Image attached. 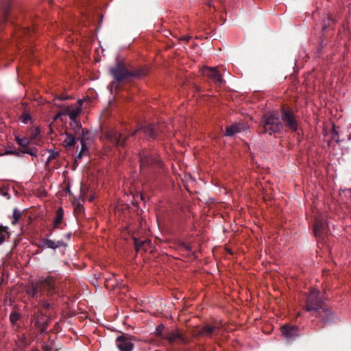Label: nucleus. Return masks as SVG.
Listing matches in <instances>:
<instances>
[{"label":"nucleus","instance_id":"obj_1","mask_svg":"<svg viewBox=\"0 0 351 351\" xmlns=\"http://www.w3.org/2000/svg\"><path fill=\"white\" fill-rule=\"evenodd\" d=\"M54 288V280L52 278H40L38 282L32 283L27 288V293L32 297H37L43 291H50Z\"/></svg>","mask_w":351,"mask_h":351},{"label":"nucleus","instance_id":"obj_2","mask_svg":"<svg viewBox=\"0 0 351 351\" xmlns=\"http://www.w3.org/2000/svg\"><path fill=\"white\" fill-rule=\"evenodd\" d=\"M264 131L265 133L272 135L280 132L282 129L281 123L278 115L275 113H269L264 117L263 123Z\"/></svg>","mask_w":351,"mask_h":351},{"label":"nucleus","instance_id":"obj_3","mask_svg":"<svg viewBox=\"0 0 351 351\" xmlns=\"http://www.w3.org/2000/svg\"><path fill=\"white\" fill-rule=\"evenodd\" d=\"M110 73L117 81H121L129 75L136 77L145 76L147 71L143 69L130 73L125 71L123 63L119 62L114 68L110 69Z\"/></svg>","mask_w":351,"mask_h":351},{"label":"nucleus","instance_id":"obj_4","mask_svg":"<svg viewBox=\"0 0 351 351\" xmlns=\"http://www.w3.org/2000/svg\"><path fill=\"white\" fill-rule=\"evenodd\" d=\"M323 301V296L322 295L321 293L319 291L316 289L311 290L306 300V311H317L318 309L322 308Z\"/></svg>","mask_w":351,"mask_h":351},{"label":"nucleus","instance_id":"obj_5","mask_svg":"<svg viewBox=\"0 0 351 351\" xmlns=\"http://www.w3.org/2000/svg\"><path fill=\"white\" fill-rule=\"evenodd\" d=\"M82 99H79L77 102V105L75 106H60L62 110L58 112L54 119H56L62 115H68L71 120H75L82 112Z\"/></svg>","mask_w":351,"mask_h":351},{"label":"nucleus","instance_id":"obj_6","mask_svg":"<svg viewBox=\"0 0 351 351\" xmlns=\"http://www.w3.org/2000/svg\"><path fill=\"white\" fill-rule=\"evenodd\" d=\"M116 343L119 351H132L134 348L132 337L126 335L117 337Z\"/></svg>","mask_w":351,"mask_h":351},{"label":"nucleus","instance_id":"obj_7","mask_svg":"<svg viewBox=\"0 0 351 351\" xmlns=\"http://www.w3.org/2000/svg\"><path fill=\"white\" fill-rule=\"evenodd\" d=\"M284 125L289 128L291 132H295L298 129V121L293 114L290 111H284L281 115Z\"/></svg>","mask_w":351,"mask_h":351},{"label":"nucleus","instance_id":"obj_8","mask_svg":"<svg viewBox=\"0 0 351 351\" xmlns=\"http://www.w3.org/2000/svg\"><path fill=\"white\" fill-rule=\"evenodd\" d=\"M202 72L204 75L212 79L216 83L221 84L223 82L222 76L215 68L204 66L202 68Z\"/></svg>","mask_w":351,"mask_h":351},{"label":"nucleus","instance_id":"obj_9","mask_svg":"<svg viewBox=\"0 0 351 351\" xmlns=\"http://www.w3.org/2000/svg\"><path fill=\"white\" fill-rule=\"evenodd\" d=\"M281 332L287 339H291L299 335L298 328L295 326H282L281 327Z\"/></svg>","mask_w":351,"mask_h":351},{"label":"nucleus","instance_id":"obj_10","mask_svg":"<svg viewBox=\"0 0 351 351\" xmlns=\"http://www.w3.org/2000/svg\"><path fill=\"white\" fill-rule=\"evenodd\" d=\"M106 138L117 146H122L125 142V138L122 134H119L117 132L112 131L106 135Z\"/></svg>","mask_w":351,"mask_h":351},{"label":"nucleus","instance_id":"obj_11","mask_svg":"<svg viewBox=\"0 0 351 351\" xmlns=\"http://www.w3.org/2000/svg\"><path fill=\"white\" fill-rule=\"evenodd\" d=\"M247 128V125L245 124L234 123L226 129V136H232L236 133L241 132L245 130Z\"/></svg>","mask_w":351,"mask_h":351},{"label":"nucleus","instance_id":"obj_12","mask_svg":"<svg viewBox=\"0 0 351 351\" xmlns=\"http://www.w3.org/2000/svg\"><path fill=\"white\" fill-rule=\"evenodd\" d=\"M88 134H89V132L88 131H86V132L82 131V136L80 138L81 149L78 154V158L83 157V156L86 154V153L88 152V148H87L86 143V136Z\"/></svg>","mask_w":351,"mask_h":351},{"label":"nucleus","instance_id":"obj_13","mask_svg":"<svg viewBox=\"0 0 351 351\" xmlns=\"http://www.w3.org/2000/svg\"><path fill=\"white\" fill-rule=\"evenodd\" d=\"M75 137L72 134L66 132L65 138L64 139L62 144L66 148L71 147L75 144Z\"/></svg>","mask_w":351,"mask_h":351},{"label":"nucleus","instance_id":"obj_14","mask_svg":"<svg viewBox=\"0 0 351 351\" xmlns=\"http://www.w3.org/2000/svg\"><path fill=\"white\" fill-rule=\"evenodd\" d=\"M325 223L320 221L319 219H316L314 225V234L316 237L321 235L325 229Z\"/></svg>","mask_w":351,"mask_h":351},{"label":"nucleus","instance_id":"obj_15","mask_svg":"<svg viewBox=\"0 0 351 351\" xmlns=\"http://www.w3.org/2000/svg\"><path fill=\"white\" fill-rule=\"evenodd\" d=\"M43 245H44V246H45L46 247H48V248L56 249V248L63 245L64 243L62 241H54L53 240H46L44 242Z\"/></svg>","mask_w":351,"mask_h":351},{"label":"nucleus","instance_id":"obj_16","mask_svg":"<svg viewBox=\"0 0 351 351\" xmlns=\"http://www.w3.org/2000/svg\"><path fill=\"white\" fill-rule=\"evenodd\" d=\"M180 337L178 330H174L169 332L162 336V338L168 340L170 342L176 341Z\"/></svg>","mask_w":351,"mask_h":351},{"label":"nucleus","instance_id":"obj_17","mask_svg":"<svg viewBox=\"0 0 351 351\" xmlns=\"http://www.w3.org/2000/svg\"><path fill=\"white\" fill-rule=\"evenodd\" d=\"M140 162H141V166H145L148 165H152L155 162H158V161L157 160H155L152 158V156H149L148 155H146L145 156H140Z\"/></svg>","mask_w":351,"mask_h":351},{"label":"nucleus","instance_id":"obj_18","mask_svg":"<svg viewBox=\"0 0 351 351\" xmlns=\"http://www.w3.org/2000/svg\"><path fill=\"white\" fill-rule=\"evenodd\" d=\"M63 216H64L63 209L62 208H59L56 211V217H55L54 221H53L54 228H58V226L62 223V221L63 219Z\"/></svg>","mask_w":351,"mask_h":351},{"label":"nucleus","instance_id":"obj_19","mask_svg":"<svg viewBox=\"0 0 351 351\" xmlns=\"http://www.w3.org/2000/svg\"><path fill=\"white\" fill-rule=\"evenodd\" d=\"M16 140L19 145L25 147L31 144V142L33 140V138H29L27 137H23V138L16 137Z\"/></svg>","mask_w":351,"mask_h":351},{"label":"nucleus","instance_id":"obj_20","mask_svg":"<svg viewBox=\"0 0 351 351\" xmlns=\"http://www.w3.org/2000/svg\"><path fill=\"white\" fill-rule=\"evenodd\" d=\"M21 217V212L18 208H14L13 210L12 217V224H16Z\"/></svg>","mask_w":351,"mask_h":351},{"label":"nucleus","instance_id":"obj_21","mask_svg":"<svg viewBox=\"0 0 351 351\" xmlns=\"http://www.w3.org/2000/svg\"><path fill=\"white\" fill-rule=\"evenodd\" d=\"M8 237H9L8 228L0 226V244L3 243Z\"/></svg>","mask_w":351,"mask_h":351},{"label":"nucleus","instance_id":"obj_22","mask_svg":"<svg viewBox=\"0 0 351 351\" xmlns=\"http://www.w3.org/2000/svg\"><path fill=\"white\" fill-rule=\"evenodd\" d=\"M218 326H206L202 328V332L206 335H210L213 334L217 329Z\"/></svg>","mask_w":351,"mask_h":351},{"label":"nucleus","instance_id":"obj_23","mask_svg":"<svg viewBox=\"0 0 351 351\" xmlns=\"http://www.w3.org/2000/svg\"><path fill=\"white\" fill-rule=\"evenodd\" d=\"M331 138L337 143L340 142L339 132L337 130L335 125H332V129L331 130Z\"/></svg>","mask_w":351,"mask_h":351},{"label":"nucleus","instance_id":"obj_24","mask_svg":"<svg viewBox=\"0 0 351 351\" xmlns=\"http://www.w3.org/2000/svg\"><path fill=\"white\" fill-rule=\"evenodd\" d=\"M19 319V315L16 313H12L10 315V320L12 324L16 323Z\"/></svg>","mask_w":351,"mask_h":351},{"label":"nucleus","instance_id":"obj_25","mask_svg":"<svg viewBox=\"0 0 351 351\" xmlns=\"http://www.w3.org/2000/svg\"><path fill=\"white\" fill-rule=\"evenodd\" d=\"M163 329H164V326L162 324H160L159 326H158V327L156 328V330H155L156 335L162 337L163 335L162 334V332Z\"/></svg>","mask_w":351,"mask_h":351},{"label":"nucleus","instance_id":"obj_26","mask_svg":"<svg viewBox=\"0 0 351 351\" xmlns=\"http://www.w3.org/2000/svg\"><path fill=\"white\" fill-rule=\"evenodd\" d=\"M143 130L144 133L148 134L149 136L154 137V135L152 132V128L151 126L146 127V128H143Z\"/></svg>","mask_w":351,"mask_h":351},{"label":"nucleus","instance_id":"obj_27","mask_svg":"<svg viewBox=\"0 0 351 351\" xmlns=\"http://www.w3.org/2000/svg\"><path fill=\"white\" fill-rule=\"evenodd\" d=\"M29 120V117L28 115L25 114V115L23 116V117H22V122L23 123H27Z\"/></svg>","mask_w":351,"mask_h":351},{"label":"nucleus","instance_id":"obj_28","mask_svg":"<svg viewBox=\"0 0 351 351\" xmlns=\"http://www.w3.org/2000/svg\"><path fill=\"white\" fill-rule=\"evenodd\" d=\"M135 246L137 250H140L141 244H139L136 240H135Z\"/></svg>","mask_w":351,"mask_h":351},{"label":"nucleus","instance_id":"obj_29","mask_svg":"<svg viewBox=\"0 0 351 351\" xmlns=\"http://www.w3.org/2000/svg\"><path fill=\"white\" fill-rule=\"evenodd\" d=\"M151 241L149 240H145V241L142 242L143 245L145 244H150Z\"/></svg>","mask_w":351,"mask_h":351},{"label":"nucleus","instance_id":"obj_30","mask_svg":"<svg viewBox=\"0 0 351 351\" xmlns=\"http://www.w3.org/2000/svg\"><path fill=\"white\" fill-rule=\"evenodd\" d=\"M38 133H39V130H38V128H36V129H35V135H34V138H35V137H36V136L37 134H38Z\"/></svg>","mask_w":351,"mask_h":351},{"label":"nucleus","instance_id":"obj_31","mask_svg":"<svg viewBox=\"0 0 351 351\" xmlns=\"http://www.w3.org/2000/svg\"><path fill=\"white\" fill-rule=\"evenodd\" d=\"M25 152H26V153H28V154H31V155H34V154H34V153H33L31 150H29V151H26Z\"/></svg>","mask_w":351,"mask_h":351},{"label":"nucleus","instance_id":"obj_32","mask_svg":"<svg viewBox=\"0 0 351 351\" xmlns=\"http://www.w3.org/2000/svg\"><path fill=\"white\" fill-rule=\"evenodd\" d=\"M58 99H60V100H64V99H66V97H58Z\"/></svg>","mask_w":351,"mask_h":351},{"label":"nucleus","instance_id":"obj_33","mask_svg":"<svg viewBox=\"0 0 351 351\" xmlns=\"http://www.w3.org/2000/svg\"><path fill=\"white\" fill-rule=\"evenodd\" d=\"M142 130H137L136 132H141Z\"/></svg>","mask_w":351,"mask_h":351}]
</instances>
